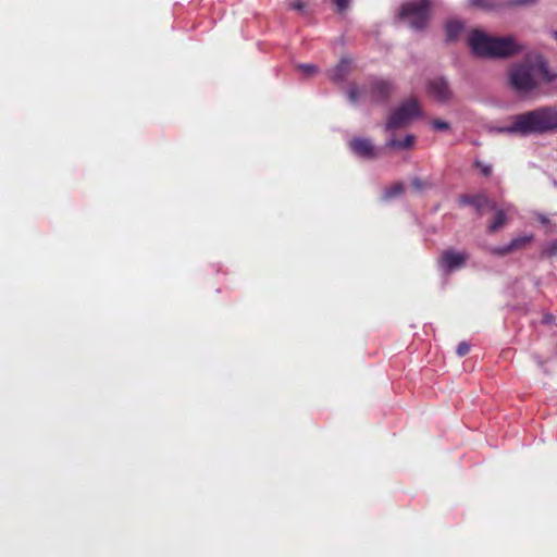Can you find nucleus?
<instances>
[{"label":"nucleus","instance_id":"obj_30","mask_svg":"<svg viewBox=\"0 0 557 557\" xmlns=\"http://www.w3.org/2000/svg\"><path fill=\"white\" fill-rule=\"evenodd\" d=\"M539 220L542 222V223H547V218L544 216V215H539Z\"/></svg>","mask_w":557,"mask_h":557},{"label":"nucleus","instance_id":"obj_7","mask_svg":"<svg viewBox=\"0 0 557 557\" xmlns=\"http://www.w3.org/2000/svg\"><path fill=\"white\" fill-rule=\"evenodd\" d=\"M469 255L466 250L447 249L442 253L440 265L445 272H454L466 265Z\"/></svg>","mask_w":557,"mask_h":557},{"label":"nucleus","instance_id":"obj_15","mask_svg":"<svg viewBox=\"0 0 557 557\" xmlns=\"http://www.w3.org/2000/svg\"><path fill=\"white\" fill-rule=\"evenodd\" d=\"M506 223V212L503 209H499L495 213V218L493 222L490 224L488 228L491 232H496L500 227H503Z\"/></svg>","mask_w":557,"mask_h":557},{"label":"nucleus","instance_id":"obj_6","mask_svg":"<svg viewBox=\"0 0 557 557\" xmlns=\"http://www.w3.org/2000/svg\"><path fill=\"white\" fill-rule=\"evenodd\" d=\"M426 92L435 101L447 103L453 99L454 92L444 77H434L428 82Z\"/></svg>","mask_w":557,"mask_h":557},{"label":"nucleus","instance_id":"obj_25","mask_svg":"<svg viewBox=\"0 0 557 557\" xmlns=\"http://www.w3.org/2000/svg\"><path fill=\"white\" fill-rule=\"evenodd\" d=\"M469 350H470V345L467 342H461L457 346V355L460 357L467 355L469 352Z\"/></svg>","mask_w":557,"mask_h":557},{"label":"nucleus","instance_id":"obj_17","mask_svg":"<svg viewBox=\"0 0 557 557\" xmlns=\"http://www.w3.org/2000/svg\"><path fill=\"white\" fill-rule=\"evenodd\" d=\"M363 96V90H360L356 86H350L348 89V98L352 103H356L359 98Z\"/></svg>","mask_w":557,"mask_h":557},{"label":"nucleus","instance_id":"obj_13","mask_svg":"<svg viewBox=\"0 0 557 557\" xmlns=\"http://www.w3.org/2000/svg\"><path fill=\"white\" fill-rule=\"evenodd\" d=\"M532 239H533L532 234H524V235L517 236L513 239H511V242L509 243V248H511L512 251L521 249L524 246H527L529 243H531Z\"/></svg>","mask_w":557,"mask_h":557},{"label":"nucleus","instance_id":"obj_10","mask_svg":"<svg viewBox=\"0 0 557 557\" xmlns=\"http://www.w3.org/2000/svg\"><path fill=\"white\" fill-rule=\"evenodd\" d=\"M414 144V136L411 135V134H408L405 136L404 139H395V138H389L387 141H386V147L388 148H393V149H408V148H411Z\"/></svg>","mask_w":557,"mask_h":557},{"label":"nucleus","instance_id":"obj_14","mask_svg":"<svg viewBox=\"0 0 557 557\" xmlns=\"http://www.w3.org/2000/svg\"><path fill=\"white\" fill-rule=\"evenodd\" d=\"M404 189H405V186L403 183H396L383 191V199L389 200L395 197H398L404 193Z\"/></svg>","mask_w":557,"mask_h":557},{"label":"nucleus","instance_id":"obj_11","mask_svg":"<svg viewBox=\"0 0 557 557\" xmlns=\"http://www.w3.org/2000/svg\"><path fill=\"white\" fill-rule=\"evenodd\" d=\"M392 89L391 83L384 81V79H377L373 83V97L374 98H384L386 95L389 94Z\"/></svg>","mask_w":557,"mask_h":557},{"label":"nucleus","instance_id":"obj_9","mask_svg":"<svg viewBox=\"0 0 557 557\" xmlns=\"http://www.w3.org/2000/svg\"><path fill=\"white\" fill-rule=\"evenodd\" d=\"M351 71V63L349 60L343 59L341 62L330 72V78L334 82H342Z\"/></svg>","mask_w":557,"mask_h":557},{"label":"nucleus","instance_id":"obj_26","mask_svg":"<svg viewBox=\"0 0 557 557\" xmlns=\"http://www.w3.org/2000/svg\"><path fill=\"white\" fill-rule=\"evenodd\" d=\"M290 8L296 11H302L305 9V4L300 0H295L290 2Z\"/></svg>","mask_w":557,"mask_h":557},{"label":"nucleus","instance_id":"obj_20","mask_svg":"<svg viewBox=\"0 0 557 557\" xmlns=\"http://www.w3.org/2000/svg\"><path fill=\"white\" fill-rule=\"evenodd\" d=\"M511 251H512V249L509 248V244L505 245V246H498V247L491 248V252L494 255H497V256H505Z\"/></svg>","mask_w":557,"mask_h":557},{"label":"nucleus","instance_id":"obj_19","mask_svg":"<svg viewBox=\"0 0 557 557\" xmlns=\"http://www.w3.org/2000/svg\"><path fill=\"white\" fill-rule=\"evenodd\" d=\"M540 0H509L508 4L513 7H529L536 4Z\"/></svg>","mask_w":557,"mask_h":557},{"label":"nucleus","instance_id":"obj_1","mask_svg":"<svg viewBox=\"0 0 557 557\" xmlns=\"http://www.w3.org/2000/svg\"><path fill=\"white\" fill-rule=\"evenodd\" d=\"M496 133L529 136L557 131V109L550 106L516 114L507 126L494 128Z\"/></svg>","mask_w":557,"mask_h":557},{"label":"nucleus","instance_id":"obj_12","mask_svg":"<svg viewBox=\"0 0 557 557\" xmlns=\"http://www.w3.org/2000/svg\"><path fill=\"white\" fill-rule=\"evenodd\" d=\"M463 24L458 20L448 21L446 24V36L449 40H454L460 34Z\"/></svg>","mask_w":557,"mask_h":557},{"label":"nucleus","instance_id":"obj_28","mask_svg":"<svg viewBox=\"0 0 557 557\" xmlns=\"http://www.w3.org/2000/svg\"><path fill=\"white\" fill-rule=\"evenodd\" d=\"M350 0H336V5L339 11L348 8Z\"/></svg>","mask_w":557,"mask_h":557},{"label":"nucleus","instance_id":"obj_4","mask_svg":"<svg viewBox=\"0 0 557 557\" xmlns=\"http://www.w3.org/2000/svg\"><path fill=\"white\" fill-rule=\"evenodd\" d=\"M421 115L422 110L419 102L413 98L407 99L391 113L385 124V131L394 132L403 128Z\"/></svg>","mask_w":557,"mask_h":557},{"label":"nucleus","instance_id":"obj_5","mask_svg":"<svg viewBox=\"0 0 557 557\" xmlns=\"http://www.w3.org/2000/svg\"><path fill=\"white\" fill-rule=\"evenodd\" d=\"M510 86L519 94H528L536 87L533 67L529 64H516L508 74Z\"/></svg>","mask_w":557,"mask_h":557},{"label":"nucleus","instance_id":"obj_22","mask_svg":"<svg viewBox=\"0 0 557 557\" xmlns=\"http://www.w3.org/2000/svg\"><path fill=\"white\" fill-rule=\"evenodd\" d=\"M475 166L481 171L484 176H488L492 173V166L484 162L476 161Z\"/></svg>","mask_w":557,"mask_h":557},{"label":"nucleus","instance_id":"obj_31","mask_svg":"<svg viewBox=\"0 0 557 557\" xmlns=\"http://www.w3.org/2000/svg\"><path fill=\"white\" fill-rule=\"evenodd\" d=\"M554 38L557 40V30L553 33Z\"/></svg>","mask_w":557,"mask_h":557},{"label":"nucleus","instance_id":"obj_29","mask_svg":"<svg viewBox=\"0 0 557 557\" xmlns=\"http://www.w3.org/2000/svg\"><path fill=\"white\" fill-rule=\"evenodd\" d=\"M473 197H468V196H465V197H461L460 198V203L461 205H471V203H474V200H472Z\"/></svg>","mask_w":557,"mask_h":557},{"label":"nucleus","instance_id":"obj_21","mask_svg":"<svg viewBox=\"0 0 557 557\" xmlns=\"http://www.w3.org/2000/svg\"><path fill=\"white\" fill-rule=\"evenodd\" d=\"M298 69L308 76H311L318 72L317 66L313 64H300L298 65Z\"/></svg>","mask_w":557,"mask_h":557},{"label":"nucleus","instance_id":"obj_16","mask_svg":"<svg viewBox=\"0 0 557 557\" xmlns=\"http://www.w3.org/2000/svg\"><path fill=\"white\" fill-rule=\"evenodd\" d=\"M470 5L480 8L491 12L497 9V4L493 0H469Z\"/></svg>","mask_w":557,"mask_h":557},{"label":"nucleus","instance_id":"obj_18","mask_svg":"<svg viewBox=\"0 0 557 557\" xmlns=\"http://www.w3.org/2000/svg\"><path fill=\"white\" fill-rule=\"evenodd\" d=\"M543 253L547 257L557 256V239L547 243L543 249Z\"/></svg>","mask_w":557,"mask_h":557},{"label":"nucleus","instance_id":"obj_27","mask_svg":"<svg viewBox=\"0 0 557 557\" xmlns=\"http://www.w3.org/2000/svg\"><path fill=\"white\" fill-rule=\"evenodd\" d=\"M412 186L417 190H422L425 187V183L423 181H421L420 178H414V180H412Z\"/></svg>","mask_w":557,"mask_h":557},{"label":"nucleus","instance_id":"obj_23","mask_svg":"<svg viewBox=\"0 0 557 557\" xmlns=\"http://www.w3.org/2000/svg\"><path fill=\"white\" fill-rule=\"evenodd\" d=\"M432 126L435 131H447L449 128V123L442 120H434L432 122Z\"/></svg>","mask_w":557,"mask_h":557},{"label":"nucleus","instance_id":"obj_24","mask_svg":"<svg viewBox=\"0 0 557 557\" xmlns=\"http://www.w3.org/2000/svg\"><path fill=\"white\" fill-rule=\"evenodd\" d=\"M474 203H471V206H474L478 210H480L482 207H484L488 200L485 196H476L473 197Z\"/></svg>","mask_w":557,"mask_h":557},{"label":"nucleus","instance_id":"obj_8","mask_svg":"<svg viewBox=\"0 0 557 557\" xmlns=\"http://www.w3.org/2000/svg\"><path fill=\"white\" fill-rule=\"evenodd\" d=\"M349 148L355 154L361 158L373 159L376 157V150L372 141L368 138H352L349 141Z\"/></svg>","mask_w":557,"mask_h":557},{"label":"nucleus","instance_id":"obj_2","mask_svg":"<svg viewBox=\"0 0 557 557\" xmlns=\"http://www.w3.org/2000/svg\"><path fill=\"white\" fill-rule=\"evenodd\" d=\"M468 45L473 54L487 59L508 58L524 49V46L515 36L496 37L481 29H473L469 33Z\"/></svg>","mask_w":557,"mask_h":557},{"label":"nucleus","instance_id":"obj_3","mask_svg":"<svg viewBox=\"0 0 557 557\" xmlns=\"http://www.w3.org/2000/svg\"><path fill=\"white\" fill-rule=\"evenodd\" d=\"M430 10V0H410L401 5L399 14L412 29L421 30L428 25Z\"/></svg>","mask_w":557,"mask_h":557}]
</instances>
